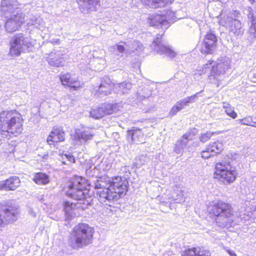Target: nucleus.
I'll list each match as a JSON object with an SVG mask.
<instances>
[{
  "label": "nucleus",
  "mask_w": 256,
  "mask_h": 256,
  "mask_svg": "<svg viewBox=\"0 0 256 256\" xmlns=\"http://www.w3.org/2000/svg\"><path fill=\"white\" fill-rule=\"evenodd\" d=\"M128 182L126 178L116 176L108 182L101 178L96 180L93 183L96 190L98 199L101 203L110 206V203L117 200L122 196L126 194Z\"/></svg>",
  "instance_id": "1"
},
{
  "label": "nucleus",
  "mask_w": 256,
  "mask_h": 256,
  "mask_svg": "<svg viewBox=\"0 0 256 256\" xmlns=\"http://www.w3.org/2000/svg\"><path fill=\"white\" fill-rule=\"evenodd\" d=\"M22 130V120L16 111L0 112V133L4 138L16 136Z\"/></svg>",
  "instance_id": "2"
},
{
  "label": "nucleus",
  "mask_w": 256,
  "mask_h": 256,
  "mask_svg": "<svg viewBox=\"0 0 256 256\" xmlns=\"http://www.w3.org/2000/svg\"><path fill=\"white\" fill-rule=\"evenodd\" d=\"M90 186L81 176H72L65 178V194L74 200H81L86 198Z\"/></svg>",
  "instance_id": "3"
},
{
  "label": "nucleus",
  "mask_w": 256,
  "mask_h": 256,
  "mask_svg": "<svg viewBox=\"0 0 256 256\" xmlns=\"http://www.w3.org/2000/svg\"><path fill=\"white\" fill-rule=\"evenodd\" d=\"M94 232V228L89 225H76L71 233L73 248L78 249L90 244Z\"/></svg>",
  "instance_id": "4"
},
{
  "label": "nucleus",
  "mask_w": 256,
  "mask_h": 256,
  "mask_svg": "<svg viewBox=\"0 0 256 256\" xmlns=\"http://www.w3.org/2000/svg\"><path fill=\"white\" fill-rule=\"evenodd\" d=\"M209 62L212 64L209 80L211 82L218 86L221 78L230 68L231 60L228 56H222L216 61L210 60Z\"/></svg>",
  "instance_id": "5"
},
{
  "label": "nucleus",
  "mask_w": 256,
  "mask_h": 256,
  "mask_svg": "<svg viewBox=\"0 0 256 256\" xmlns=\"http://www.w3.org/2000/svg\"><path fill=\"white\" fill-rule=\"evenodd\" d=\"M216 178L224 184L232 182L236 179V168L231 166L230 162L223 161L216 164Z\"/></svg>",
  "instance_id": "6"
},
{
  "label": "nucleus",
  "mask_w": 256,
  "mask_h": 256,
  "mask_svg": "<svg viewBox=\"0 0 256 256\" xmlns=\"http://www.w3.org/2000/svg\"><path fill=\"white\" fill-rule=\"evenodd\" d=\"M208 210L212 216L215 218L216 223L220 222L221 220L229 218L232 214L230 205L220 200L214 202L208 208Z\"/></svg>",
  "instance_id": "7"
},
{
  "label": "nucleus",
  "mask_w": 256,
  "mask_h": 256,
  "mask_svg": "<svg viewBox=\"0 0 256 256\" xmlns=\"http://www.w3.org/2000/svg\"><path fill=\"white\" fill-rule=\"evenodd\" d=\"M10 54L12 56H18L22 52L28 50L31 46L29 38L22 33L14 34L10 42Z\"/></svg>",
  "instance_id": "8"
},
{
  "label": "nucleus",
  "mask_w": 256,
  "mask_h": 256,
  "mask_svg": "<svg viewBox=\"0 0 256 256\" xmlns=\"http://www.w3.org/2000/svg\"><path fill=\"white\" fill-rule=\"evenodd\" d=\"M220 24L222 26L228 28L230 32L237 38H241L244 34V29L240 20L231 16H224L220 20Z\"/></svg>",
  "instance_id": "9"
},
{
  "label": "nucleus",
  "mask_w": 256,
  "mask_h": 256,
  "mask_svg": "<svg viewBox=\"0 0 256 256\" xmlns=\"http://www.w3.org/2000/svg\"><path fill=\"white\" fill-rule=\"evenodd\" d=\"M151 129V127L143 128H133L127 132L128 139L132 144H143L145 142L146 136L152 135Z\"/></svg>",
  "instance_id": "10"
},
{
  "label": "nucleus",
  "mask_w": 256,
  "mask_h": 256,
  "mask_svg": "<svg viewBox=\"0 0 256 256\" xmlns=\"http://www.w3.org/2000/svg\"><path fill=\"white\" fill-rule=\"evenodd\" d=\"M7 18L4 27L6 30L9 32H12L18 30L26 21L25 15L22 12H18L14 14H12Z\"/></svg>",
  "instance_id": "11"
},
{
  "label": "nucleus",
  "mask_w": 256,
  "mask_h": 256,
  "mask_svg": "<svg viewBox=\"0 0 256 256\" xmlns=\"http://www.w3.org/2000/svg\"><path fill=\"white\" fill-rule=\"evenodd\" d=\"M18 212L12 206L0 204V224L14 222L18 218Z\"/></svg>",
  "instance_id": "12"
},
{
  "label": "nucleus",
  "mask_w": 256,
  "mask_h": 256,
  "mask_svg": "<svg viewBox=\"0 0 256 256\" xmlns=\"http://www.w3.org/2000/svg\"><path fill=\"white\" fill-rule=\"evenodd\" d=\"M217 46V38L212 32H208L201 44L200 50L202 54H212Z\"/></svg>",
  "instance_id": "13"
},
{
  "label": "nucleus",
  "mask_w": 256,
  "mask_h": 256,
  "mask_svg": "<svg viewBox=\"0 0 256 256\" xmlns=\"http://www.w3.org/2000/svg\"><path fill=\"white\" fill-rule=\"evenodd\" d=\"M162 35L158 34L157 37L154 39L151 45L154 50L160 54H164L165 56L170 58H174L176 53L169 46L163 44L161 42Z\"/></svg>",
  "instance_id": "14"
},
{
  "label": "nucleus",
  "mask_w": 256,
  "mask_h": 256,
  "mask_svg": "<svg viewBox=\"0 0 256 256\" xmlns=\"http://www.w3.org/2000/svg\"><path fill=\"white\" fill-rule=\"evenodd\" d=\"M18 2L17 0H2L0 5L1 14L6 18L18 12H21L18 8Z\"/></svg>",
  "instance_id": "15"
},
{
  "label": "nucleus",
  "mask_w": 256,
  "mask_h": 256,
  "mask_svg": "<svg viewBox=\"0 0 256 256\" xmlns=\"http://www.w3.org/2000/svg\"><path fill=\"white\" fill-rule=\"evenodd\" d=\"M202 90L197 92L190 96L186 97L182 100L177 102L174 106L171 108L169 112L170 116H175L179 111L183 109L186 106H188L190 103H193L198 99V95L201 93Z\"/></svg>",
  "instance_id": "16"
},
{
  "label": "nucleus",
  "mask_w": 256,
  "mask_h": 256,
  "mask_svg": "<svg viewBox=\"0 0 256 256\" xmlns=\"http://www.w3.org/2000/svg\"><path fill=\"white\" fill-rule=\"evenodd\" d=\"M114 107V106L112 104H104L98 108H92L90 112V116L94 119H100L105 115L112 114Z\"/></svg>",
  "instance_id": "17"
},
{
  "label": "nucleus",
  "mask_w": 256,
  "mask_h": 256,
  "mask_svg": "<svg viewBox=\"0 0 256 256\" xmlns=\"http://www.w3.org/2000/svg\"><path fill=\"white\" fill-rule=\"evenodd\" d=\"M170 14L171 12L168 11L162 14H155L150 17L149 23L152 26H160L162 28H166L168 27V20H170L168 16V14Z\"/></svg>",
  "instance_id": "18"
},
{
  "label": "nucleus",
  "mask_w": 256,
  "mask_h": 256,
  "mask_svg": "<svg viewBox=\"0 0 256 256\" xmlns=\"http://www.w3.org/2000/svg\"><path fill=\"white\" fill-rule=\"evenodd\" d=\"M94 134L92 130L89 128H76L74 135L76 141L81 144L86 143L88 140L92 139Z\"/></svg>",
  "instance_id": "19"
},
{
  "label": "nucleus",
  "mask_w": 256,
  "mask_h": 256,
  "mask_svg": "<svg viewBox=\"0 0 256 256\" xmlns=\"http://www.w3.org/2000/svg\"><path fill=\"white\" fill-rule=\"evenodd\" d=\"M79 8L84 14L96 11L100 6V0H76Z\"/></svg>",
  "instance_id": "20"
},
{
  "label": "nucleus",
  "mask_w": 256,
  "mask_h": 256,
  "mask_svg": "<svg viewBox=\"0 0 256 256\" xmlns=\"http://www.w3.org/2000/svg\"><path fill=\"white\" fill-rule=\"evenodd\" d=\"M84 84L78 80L75 75L72 76L70 74H65V92L66 90H77L82 88Z\"/></svg>",
  "instance_id": "21"
},
{
  "label": "nucleus",
  "mask_w": 256,
  "mask_h": 256,
  "mask_svg": "<svg viewBox=\"0 0 256 256\" xmlns=\"http://www.w3.org/2000/svg\"><path fill=\"white\" fill-rule=\"evenodd\" d=\"M195 130L196 129L190 130V132L185 134L181 139L176 142L174 151L177 154L182 153L183 149L187 145L188 140L192 139L193 136L195 134Z\"/></svg>",
  "instance_id": "22"
},
{
  "label": "nucleus",
  "mask_w": 256,
  "mask_h": 256,
  "mask_svg": "<svg viewBox=\"0 0 256 256\" xmlns=\"http://www.w3.org/2000/svg\"><path fill=\"white\" fill-rule=\"evenodd\" d=\"M64 132L62 128H54L51 132L47 138V142L51 145L54 142H61L64 140Z\"/></svg>",
  "instance_id": "23"
},
{
  "label": "nucleus",
  "mask_w": 256,
  "mask_h": 256,
  "mask_svg": "<svg viewBox=\"0 0 256 256\" xmlns=\"http://www.w3.org/2000/svg\"><path fill=\"white\" fill-rule=\"evenodd\" d=\"M182 256H210L208 250L203 248H188L182 252Z\"/></svg>",
  "instance_id": "24"
},
{
  "label": "nucleus",
  "mask_w": 256,
  "mask_h": 256,
  "mask_svg": "<svg viewBox=\"0 0 256 256\" xmlns=\"http://www.w3.org/2000/svg\"><path fill=\"white\" fill-rule=\"evenodd\" d=\"M141 2L145 6L152 8L164 7L172 3L170 0H141Z\"/></svg>",
  "instance_id": "25"
},
{
  "label": "nucleus",
  "mask_w": 256,
  "mask_h": 256,
  "mask_svg": "<svg viewBox=\"0 0 256 256\" xmlns=\"http://www.w3.org/2000/svg\"><path fill=\"white\" fill-rule=\"evenodd\" d=\"M112 88H114V84L111 83L110 78H106L102 82L97 90L100 94L106 96L110 93Z\"/></svg>",
  "instance_id": "26"
},
{
  "label": "nucleus",
  "mask_w": 256,
  "mask_h": 256,
  "mask_svg": "<svg viewBox=\"0 0 256 256\" xmlns=\"http://www.w3.org/2000/svg\"><path fill=\"white\" fill-rule=\"evenodd\" d=\"M65 221L69 220L76 216L74 210L76 205L73 202L65 201Z\"/></svg>",
  "instance_id": "27"
},
{
  "label": "nucleus",
  "mask_w": 256,
  "mask_h": 256,
  "mask_svg": "<svg viewBox=\"0 0 256 256\" xmlns=\"http://www.w3.org/2000/svg\"><path fill=\"white\" fill-rule=\"evenodd\" d=\"M132 88V84L128 82L114 84V91L119 94H126Z\"/></svg>",
  "instance_id": "28"
},
{
  "label": "nucleus",
  "mask_w": 256,
  "mask_h": 256,
  "mask_svg": "<svg viewBox=\"0 0 256 256\" xmlns=\"http://www.w3.org/2000/svg\"><path fill=\"white\" fill-rule=\"evenodd\" d=\"M28 25L29 26H34V28L41 30H43L45 28V23L42 19L40 16H32L30 18Z\"/></svg>",
  "instance_id": "29"
},
{
  "label": "nucleus",
  "mask_w": 256,
  "mask_h": 256,
  "mask_svg": "<svg viewBox=\"0 0 256 256\" xmlns=\"http://www.w3.org/2000/svg\"><path fill=\"white\" fill-rule=\"evenodd\" d=\"M6 190H14L20 185V180L17 176H12L6 180Z\"/></svg>",
  "instance_id": "30"
},
{
  "label": "nucleus",
  "mask_w": 256,
  "mask_h": 256,
  "mask_svg": "<svg viewBox=\"0 0 256 256\" xmlns=\"http://www.w3.org/2000/svg\"><path fill=\"white\" fill-rule=\"evenodd\" d=\"M210 152H212L214 155L219 154L223 150V144L220 141L218 140L210 143L208 146Z\"/></svg>",
  "instance_id": "31"
},
{
  "label": "nucleus",
  "mask_w": 256,
  "mask_h": 256,
  "mask_svg": "<svg viewBox=\"0 0 256 256\" xmlns=\"http://www.w3.org/2000/svg\"><path fill=\"white\" fill-rule=\"evenodd\" d=\"M33 180L38 184H46L49 182V178L46 174L38 172L35 174Z\"/></svg>",
  "instance_id": "32"
},
{
  "label": "nucleus",
  "mask_w": 256,
  "mask_h": 256,
  "mask_svg": "<svg viewBox=\"0 0 256 256\" xmlns=\"http://www.w3.org/2000/svg\"><path fill=\"white\" fill-rule=\"evenodd\" d=\"M152 94V92L148 88H144L138 92V96L140 99L148 98Z\"/></svg>",
  "instance_id": "33"
},
{
  "label": "nucleus",
  "mask_w": 256,
  "mask_h": 256,
  "mask_svg": "<svg viewBox=\"0 0 256 256\" xmlns=\"http://www.w3.org/2000/svg\"><path fill=\"white\" fill-rule=\"evenodd\" d=\"M52 56L51 55L48 58V62L51 66L58 67L60 66H62V62L64 61L63 58H60V59L51 58Z\"/></svg>",
  "instance_id": "34"
},
{
  "label": "nucleus",
  "mask_w": 256,
  "mask_h": 256,
  "mask_svg": "<svg viewBox=\"0 0 256 256\" xmlns=\"http://www.w3.org/2000/svg\"><path fill=\"white\" fill-rule=\"evenodd\" d=\"M136 166L140 167L141 166L144 164L148 160V158L144 154L139 156L136 160Z\"/></svg>",
  "instance_id": "35"
},
{
  "label": "nucleus",
  "mask_w": 256,
  "mask_h": 256,
  "mask_svg": "<svg viewBox=\"0 0 256 256\" xmlns=\"http://www.w3.org/2000/svg\"><path fill=\"white\" fill-rule=\"evenodd\" d=\"M248 12V18L251 20V22H256V11L251 6H248L246 9Z\"/></svg>",
  "instance_id": "36"
},
{
  "label": "nucleus",
  "mask_w": 256,
  "mask_h": 256,
  "mask_svg": "<svg viewBox=\"0 0 256 256\" xmlns=\"http://www.w3.org/2000/svg\"><path fill=\"white\" fill-rule=\"evenodd\" d=\"M214 133L210 132H206V133L201 134L199 136L200 140L204 143L208 141L213 135Z\"/></svg>",
  "instance_id": "37"
},
{
  "label": "nucleus",
  "mask_w": 256,
  "mask_h": 256,
  "mask_svg": "<svg viewBox=\"0 0 256 256\" xmlns=\"http://www.w3.org/2000/svg\"><path fill=\"white\" fill-rule=\"evenodd\" d=\"M225 112L228 116L233 118H235L237 116L236 113L234 111V108H232V106L226 108L225 110Z\"/></svg>",
  "instance_id": "38"
},
{
  "label": "nucleus",
  "mask_w": 256,
  "mask_h": 256,
  "mask_svg": "<svg viewBox=\"0 0 256 256\" xmlns=\"http://www.w3.org/2000/svg\"><path fill=\"white\" fill-rule=\"evenodd\" d=\"M214 156L212 152H210V150H208V148L207 147L206 150H204L201 152V156L202 158L207 159L210 156Z\"/></svg>",
  "instance_id": "39"
},
{
  "label": "nucleus",
  "mask_w": 256,
  "mask_h": 256,
  "mask_svg": "<svg viewBox=\"0 0 256 256\" xmlns=\"http://www.w3.org/2000/svg\"><path fill=\"white\" fill-rule=\"evenodd\" d=\"M65 158H66L68 162V164H66L65 162V164H70L76 162V158L74 156L70 153L65 154Z\"/></svg>",
  "instance_id": "40"
},
{
  "label": "nucleus",
  "mask_w": 256,
  "mask_h": 256,
  "mask_svg": "<svg viewBox=\"0 0 256 256\" xmlns=\"http://www.w3.org/2000/svg\"><path fill=\"white\" fill-rule=\"evenodd\" d=\"M238 120L240 121L241 124L243 125L250 126L252 124V123H253L252 118L250 117L245 118L242 119Z\"/></svg>",
  "instance_id": "41"
},
{
  "label": "nucleus",
  "mask_w": 256,
  "mask_h": 256,
  "mask_svg": "<svg viewBox=\"0 0 256 256\" xmlns=\"http://www.w3.org/2000/svg\"><path fill=\"white\" fill-rule=\"evenodd\" d=\"M249 33L252 36V38H255L256 34V22H251V25L248 30Z\"/></svg>",
  "instance_id": "42"
},
{
  "label": "nucleus",
  "mask_w": 256,
  "mask_h": 256,
  "mask_svg": "<svg viewBox=\"0 0 256 256\" xmlns=\"http://www.w3.org/2000/svg\"><path fill=\"white\" fill-rule=\"evenodd\" d=\"M179 192L180 194H178V198H175L174 200L176 201V202L180 203L184 201L183 198L184 192L180 190Z\"/></svg>",
  "instance_id": "43"
},
{
  "label": "nucleus",
  "mask_w": 256,
  "mask_h": 256,
  "mask_svg": "<svg viewBox=\"0 0 256 256\" xmlns=\"http://www.w3.org/2000/svg\"><path fill=\"white\" fill-rule=\"evenodd\" d=\"M115 46L119 52L122 53L125 52L126 49L123 46L117 44Z\"/></svg>",
  "instance_id": "44"
},
{
  "label": "nucleus",
  "mask_w": 256,
  "mask_h": 256,
  "mask_svg": "<svg viewBox=\"0 0 256 256\" xmlns=\"http://www.w3.org/2000/svg\"><path fill=\"white\" fill-rule=\"evenodd\" d=\"M254 204V202H252V208H246V211L248 212H254L256 210V205H253L252 204Z\"/></svg>",
  "instance_id": "45"
},
{
  "label": "nucleus",
  "mask_w": 256,
  "mask_h": 256,
  "mask_svg": "<svg viewBox=\"0 0 256 256\" xmlns=\"http://www.w3.org/2000/svg\"><path fill=\"white\" fill-rule=\"evenodd\" d=\"M6 189V181H2L0 182V190Z\"/></svg>",
  "instance_id": "46"
},
{
  "label": "nucleus",
  "mask_w": 256,
  "mask_h": 256,
  "mask_svg": "<svg viewBox=\"0 0 256 256\" xmlns=\"http://www.w3.org/2000/svg\"><path fill=\"white\" fill-rule=\"evenodd\" d=\"M132 43L133 46L130 48V50L134 51V50H137V48H136L134 45H137L138 44V42L136 40H132Z\"/></svg>",
  "instance_id": "47"
},
{
  "label": "nucleus",
  "mask_w": 256,
  "mask_h": 256,
  "mask_svg": "<svg viewBox=\"0 0 256 256\" xmlns=\"http://www.w3.org/2000/svg\"><path fill=\"white\" fill-rule=\"evenodd\" d=\"M226 250L230 256H237L236 254L232 250L228 248H226Z\"/></svg>",
  "instance_id": "48"
},
{
  "label": "nucleus",
  "mask_w": 256,
  "mask_h": 256,
  "mask_svg": "<svg viewBox=\"0 0 256 256\" xmlns=\"http://www.w3.org/2000/svg\"><path fill=\"white\" fill-rule=\"evenodd\" d=\"M231 106L226 102H223V104H222V108L226 110V108H228V107H230Z\"/></svg>",
  "instance_id": "49"
},
{
  "label": "nucleus",
  "mask_w": 256,
  "mask_h": 256,
  "mask_svg": "<svg viewBox=\"0 0 256 256\" xmlns=\"http://www.w3.org/2000/svg\"><path fill=\"white\" fill-rule=\"evenodd\" d=\"M233 14L234 15V16L235 17L234 18H238V15L240 14V12L238 10H235Z\"/></svg>",
  "instance_id": "50"
},
{
  "label": "nucleus",
  "mask_w": 256,
  "mask_h": 256,
  "mask_svg": "<svg viewBox=\"0 0 256 256\" xmlns=\"http://www.w3.org/2000/svg\"><path fill=\"white\" fill-rule=\"evenodd\" d=\"M60 78V81L62 82V84H64V79L62 78V76H61Z\"/></svg>",
  "instance_id": "51"
},
{
  "label": "nucleus",
  "mask_w": 256,
  "mask_h": 256,
  "mask_svg": "<svg viewBox=\"0 0 256 256\" xmlns=\"http://www.w3.org/2000/svg\"><path fill=\"white\" fill-rule=\"evenodd\" d=\"M250 126H254V127H256V122H253V123H252V124H250Z\"/></svg>",
  "instance_id": "52"
},
{
  "label": "nucleus",
  "mask_w": 256,
  "mask_h": 256,
  "mask_svg": "<svg viewBox=\"0 0 256 256\" xmlns=\"http://www.w3.org/2000/svg\"><path fill=\"white\" fill-rule=\"evenodd\" d=\"M138 48L140 50H141V49H142V48H140V46L139 45L138 46Z\"/></svg>",
  "instance_id": "53"
}]
</instances>
